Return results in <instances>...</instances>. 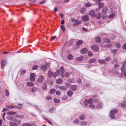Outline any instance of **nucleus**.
<instances>
[{"mask_svg": "<svg viewBox=\"0 0 126 126\" xmlns=\"http://www.w3.org/2000/svg\"><path fill=\"white\" fill-rule=\"evenodd\" d=\"M30 80L31 81H33L35 80V76L33 73H31L30 75Z\"/></svg>", "mask_w": 126, "mask_h": 126, "instance_id": "f257e3e1", "label": "nucleus"}, {"mask_svg": "<svg viewBox=\"0 0 126 126\" xmlns=\"http://www.w3.org/2000/svg\"><path fill=\"white\" fill-rule=\"evenodd\" d=\"M6 61L5 60H2L1 61L0 63L1 64V68L3 69L6 63Z\"/></svg>", "mask_w": 126, "mask_h": 126, "instance_id": "f03ea898", "label": "nucleus"}, {"mask_svg": "<svg viewBox=\"0 0 126 126\" xmlns=\"http://www.w3.org/2000/svg\"><path fill=\"white\" fill-rule=\"evenodd\" d=\"M60 69L61 72V76L62 78H64V74L65 71L63 67L62 66H61L60 68Z\"/></svg>", "mask_w": 126, "mask_h": 126, "instance_id": "7ed1b4c3", "label": "nucleus"}, {"mask_svg": "<svg viewBox=\"0 0 126 126\" xmlns=\"http://www.w3.org/2000/svg\"><path fill=\"white\" fill-rule=\"evenodd\" d=\"M92 49L95 51L97 52L99 49L98 47L95 45H93L91 47Z\"/></svg>", "mask_w": 126, "mask_h": 126, "instance_id": "20e7f679", "label": "nucleus"}, {"mask_svg": "<svg viewBox=\"0 0 126 126\" xmlns=\"http://www.w3.org/2000/svg\"><path fill=\"white\" fill-rule=\"evenodd\" d=\"M44 79V77L42 76H40L37 79V81L39 82H42Z\"/></svg>", "mask_w": 126, "mask_h": 126, "instance_id": "39448f33", "label": "nucleus"}, {"mask_svg": "<svg viewBox=\"0 0 126 126\" xmlns=\"http://www.w3.org/2000/svg\"><path fill=\"white\" fill-rule=\"evenodd\" d=\"M89 14L91 16H93L94 18L96 17V15H95V12L93 10H92L90 11L89 12Z\"/></svg>", "mask_w": 126, "mask_h": 126, "instance_id": "423d86ee", "label": "nucleus"}, {"mask_svg": "<svg viewBox=\"0 0 126 126\" xmlns=\"http://www.w3.org/2000/svg\"><path fill=\"white\" fill-rule=\"evenodd\" d=\"M88 51L87 49L86 48H84L82 49L80 51L81 54H84L86 53Z\"/></svg>", "mask_w": 126, "mask_h": 126, "instance_id": "0eeeda50", "label": "nucleus"}, {"mask_svg": "<svg viewBox=\"0 0 126 126\" xmlns=\"http://www.w3.org/2000/svg\"><path fill=\"white\" fill-rule=\"evenodd\" d=\"M89 18L87 16H83L82 17V20L84 21H87L88 20Z\"/></svg>", "mask_w": 126, "mask_h": 126, "instance_id": "6e6552de", "label": "nucleus"}, {"mask_svg": "<svg viewBox=\"0 0 126 126\" xmlns=\"http://www.w3.org/2000/svg\"><path fill=\"white\" fill-rule=\"evenodd\" d=\"M70 89L73 91H75L77 89V86L76 85H71L70 87Z\"/></svg>", "mask_w": 126, "mask_h": 126, "instance_id": "1a4fd4ad", "label": "nucleus"}, {"mask_svg": "<svg viewBox=\"0 0 126 126\" xmlns=\"http://www.w3.org/2000/svg\"><path fill=\"white\" fill-rule=\"evenodd\" d=\"M108 9L106 8H103L102 10V12L104 14H107V12L108 11Z\"/></svg>", "mask_w": 126, "mask_h": 126, "instance_id": "9d476101", "label": "nucleus"}, {"mask_svg": "<svg viewBox=\"0 0 126 126\" xmlns=\"http://www.w3.org/2000/svg\"><path fill=\"white\" fill-rule=\"evenodd\" d=\"M95 41L97 43H99L101 41V39L100 37H98L95 38Z\"/></svg>", "mask_w": 126, "mask_h": 126, "instance_id": "9b49d317", "label": "nucleus"}, {"mask_svg": "<svg viewBox=\"0 0 126 126\" xmlns=\"http://www.w3.org/2000/svg\"><path fill=\"white\" fill-rule=\"evenodd\" d=\"M73 94V92L70 90H69L67 92V94L70 97Z\"/></svg>", "mask_w": 126, "mask_h": 126, "instance_id": "f8f14e48", "label": "nucleus"}, {"mask_svg": "<svg viewBox=\"0 0 126 126\" xmlns=\"http://www.w3.org/2000/svg\"><path fill=\"white\" fill-rule=\"evenodd\" d=\"M9 124L11 126H17V124L13 122H10Z\"/></svg>", "mask_w": 126, "mask_h": 126, "instance_id": "ddd939ff", "label": "nucleus"}, {"mask_svg": "<svg viewBox=\"0 0 126 126\" xmlns=\"http://www.w3.org/2000/svg\"><path fill=\"white\" fill-rule=\"evenodd\" d=\"M27 85L28 86L32 87L34 86L33 83L32 82H28L27 83Z\"/></svg>", "mask_w": 126, "mask_h": 126, "instance_id": "4468645a", "label": "nucleus"}, {"mask_svg": "<svg viewBox=\"0 0 126 126\" xmlns=\"http://www.w3.org/2000/svg\"><path fill=\"white\" fill-rule=\"evenodd\" d=\"M41 69L43 71H46L47 70L46 67L45 65H42L41 67Z\"/></svg>", "mask_w": 126, "mask_h": 126, "instance_id": "2eb2a0df", "label": "nucleus"}, {"mask_svg": "<svg viewBox=\"0 0 126 126\" xmlns=\"http://www.w3.org/2000/svg\"><path fill=\"white\" fill-rule=\"evenodd\" d=\"M42 88L43 90H46L47 89V88L46 84L45 83H43L42 85Z\"/></svg>", "mask_w": 126, "mask_h": 126, "instance_id": "dca6fc26", "label": "nucleus"}, {"mask_svg": "<svg viewBox=\"0 0 126 126\" xmlns=\"http://www.w3.org/2000/svg\"><path fill=\"white\" fill-rule=\"evenodd\" d=\"M59 89H61L62 90H66L67 88L65 86H60L59 87Z\"/></svg>", "mask_w": 126, "mask_h": 126, "instance_id": "f3484780", "label": "nucleus"}, {"mask_svg": "<svg viewBox=\"0 0 126 126\" xmlns=\"http://www.w3.org/2000/svg\"><path fill=\"white\" fill-rule=\"evenodd\" d=\"M83 56H81L78 57L76 59V60L79 61H81L83 59Z\"/></svg>", "mask_w": 126, "mask_h": 126, "instance_id": "a211bd4d", "label": "nucleus"}, {"mask_svg": "<svg viewBox=\"0 0 126 126\" xmlns=\"http://www.w3.org/2000/svg\"><path fill=\"white\" fill-rule=\"evenodd\" d=\"M112 111H110V117L111 118L114 119V114L112 113Z\"/></svg>", "mask_w": 126, "mask_h": 126, "instance_id": "6ab92c4d", "label": "nucleus"}, {"mask_svg": "<svg viewBox=\"0 0 126 126\" xmlns=\"http://www.w3.org/2000/svg\"><path fill=\"white\" fill-rule=\"evenodd\" d=\"M83 42V41L82 40H78L77 41L76 45H79L82 44Z\"/></svg>", "mask_w": 126, "mask_h": 126, "instance_id": "aec40b11", "label": "nucleus"}, {"mask_svg": "<svg viewBox=\"0 0 126 126\" xmlns=\"http://www.w3.org/2000/svg\"><path fill=\"white\" fill-rule=\"evenodd\" d=\"M38 90L37 88L35 87H32L31 89V92H34L37 91Z\"/></svg>", "mask_w": 126, "mask_h": 126, "instance_id": "412c9836", "label": "nucleus"}, {"mask_svg": "<svg viewBox=\"0 0 126 126\" xmlns=\"http://www.w3.org/2000/svg\"><path fill=\"white\" fill-rule=\"evenodd\" d=\"M101 14L100 13H98L97 14L96 16V18L97 19H99L101 17Z\"/></svg>", "mask_w": 126, "mask_h": 126, "instance_id": "4be33fe9", "label": "nucleus"}, {"mask_svg": "<svg viewBox=\"0 0 126 126\" xmlns=\"http://www.w3.org/2000/svg\"><path fill=\"white\" fill-rule=\"evenodd\" d=\"M87 101L88 102V103L89 104H91L93 102V100L92 98L88 100H87Z\"/></svg>", "mask_w": 126, "mask_h": 126, "instance_id": "5701e85b", "label": "nucleus"}, {"mask_svg": "<svg viewBox=\"0 0 126 126\" xmlns=\"http://www.w3.org/2000/svg\"><path fill=\"white\" fill-rule=\"evenodd\" d=\"M47 75L49 78H51L52 76V73L51 71H49Z\"/></svg>", "mask_w": 126, "mask_h": 126, "instance_id": "b1692460", "label": "nucleus"}, {"mask_svg": "<svg viewBox=\"0 0 126 126\" xmlns=\"http://www.w3.org/2000/svg\"><path fill=\"white\" fill-rule=\"evenodd\" d=\"M62 82V79H57L56 81L57 83L58 84L61 83Z\"/></svg>", "mask_w": 126, "mask_h": 126, "instance_id": "393cba45", "label": "nucleus"}, {"mask_svg": "<svg viewBox=\"0 0 126 126\" xmlns=\"http://www.w3.org/2000/svg\"><path fill=\"white\" fill-rule=\"evenodd\" d=\"M96 59H91L89 60V63H94L96 61Z\"/></svg>", "mask_w": 126, "mask_h": 126, "instance_id": "a878e982", "label": "nucleus"}, {"mask_svg": "<svg viewBox=\"0 0 126 126\" xmlns=\"http://www.w3.org/2000/svg\"><path fill=\"white\" fill-rule=\"evenodd\" d=\"M56 91V90L54 89H51L49 93L50 94H51L54 93Z\"/></svg>", "mask_w": 126, "mask_h": 126, "instance_id": "bb28decb", "label": "nucleus"}, {"mask_svg": "<svg viewBox=\"0 0 126 126\" xmlns=\"http://www.w3.org/2000/svg\"><path fill=\"white\" fill-rule=\"evenodd\" d=\"M115 14L114 13H112L110 15H109L108 17L109 18H111L115 16Z\"/></svg>", "mask_w": 126, "mask_h": 126, "instance_id": "cd10ccee", "label": "nucleus"}, {"mask_svg": "<svg viewBox=\"0 0 126 126\" xmlns=\"http://www.w3.org/2000/svg\"><path fill=\"white\" fill-rule=\"evenodd\" d=\"M98 62L100 63H105L106 61L102 60H99L98 61Z\"/></svg>", "mask_w": 126, "mask_h": 126, "instance_id": "c85d7f7f", "label": "nucleus"}, {"mask_svg": "<svg viewBox=\"0 0 126 126\" xmlns=\"http://www.w3.org/2000/svg\"><path fill=\"white\" fill-rule=\"evenodd\" d=\"M73 58L72 55L71 54H69L68 55V58L69 60H71L73 59Z\"/></svg>", "mask_w": 126, "mask_h": 126, "instance_id": "c756f323", "label": "nucleus"}, {"mask_svg": "<svg viewBox=\"0 0 126 126\" xmlns=\"http://www.w3.org/2000/svg\"><path fill=\"white\" fill-rule=\"evenodd\" d=\"M7 114L9 115H14L17 114V113L14 112H10L7 113Z\"/></svg>", "mask_w": 126, "mask_h": 126, "instance_id": "7c9ffc66", "label": "nucleus"}, {"mask_svg": "<svg viewBox=\"0 0 126 126\" xmlns=\"http://www.w3.org/2000/svg\"><path fill=\"white\" fill-rule=\"evenodd\" d=\"M60 28L62 30H63V33H64L65 31V29L64 26L63 25H62L60 27Z\"/></svg>", "mask_w": 126, "mask_h": 126, "instance_id": "2f4dec72", "label": "nucleus"}, {"mask_svg": "<svg viewBox=\"0 0 126 126\" xmlns=\"http://www.w3.org/2000/svg\"><path fill=\"white\" fill-rule=\"evenodd\" d=\"M45 120H46L47 122L50 125H52V123L48 119L46 118H45Z\"/></svg>", "mask_w": 126, "mask_h": 126, "instance_id": "473e14b6", "label": "nucleus"}, {"mask_svg": "<svg viewBox=\"0 0 126 126\" xmlns=\"http://www.w3.org/2000/svg\"><path fill=\"white\" fill-rule=\"evenodd\" d=\"M5 92L6 95L8 96L9 95V93L8 90L7 89H5Z\"/></svg>", "mask_w": 126, "mask_h": 126, "instance_id": "72a5a7b5", "label": "nucleus"}, {"mask_svg": "<svg viewBox=\"0 0 126 126\" xmlns=\"http://www.w3.org/2000/svg\"><path fill=\"white\" fill-rule=\"evenodd\" d=\"M125 67V64H122L121 70L122 71H123L124 70Z\"/></svg>", "mask_w": 126, "mask_h": 126, "instance_id": "f704fd0d", "label": "nucleus"}, {"mask_svg": "<svg viewBox=\"0 0 126 126\" xmlns=\"http://www.w3.org/2000/svg\"><path fill=\"white\" fill-rule=\"evenodd\" d=\"M113 111L112 113L114 114L118 112V110H112L111 111Z\"/></svg>", "mask_w": 126, "mask_h": 126, "instance_id": "c9c22d12", "label": "nucleus"}, {"mask_svg": "<svg viewBox=\"0 0 126 126\" xmlns=\"http://www.w3.org/2000/svg\"><path fill=\"white\" fill-rule=\"evenodd\" d=\"M85 6L87 7L91 6L92 5V4L89 3H87L85 4Z\"/></svg>", "mask_w": 126, "mask_h": 126, "instance_id": "e433bc0d", "label": "nucleus"}, {"mask_svg": "<svg viewBox=\"0 0 126 126\" xmlns=\"http://www.w3.org/2000/svg\"><path fill=\"white\" fill-rule=\"evenodd\" d=\"M104 41L106 42L107 43H110V41L109 39H104Z\"/></svg>", "mask_w": 126, "mask_h": 126, "instance_id": "4c0bfd02", "label": "nucleus"}, {"mask_svg": "<svg viewBox=\"0 0 126 126\" xmlns=\"http://www.w3.org/2000/svg\"><path fill=\"white\" fill-rule=\"evenodd\" d=\"M121 106L124 107L126 106V102H124L123 103L121 104Z\"/></svg>", "mask_w": 126, "mask_h": 126, "instance_id": "58836bf2", "label": "nucleus"}, {"mask_svg": "<svg viewBox=\"0 0 126 126\" xmlns=\"http://www.w3.org/2000/svg\"><path fill=\"white\" fill-rule=\"evenodd\" d=\"M85 118V116L83 115H81L79 117V119L81 120H83Z\"/></svg>", "mask_w": 126, "mask_h": 126, "instance_id": "ea45409f", "label": "nucleus"}, {"mask_svg": "<svg viewBox=\"0 0 126 126\" xmlns=\"http://www.w3.org/2000/svg\"><path fill=\"white\" fill-rule=\"evenodd\" d=\"M38 66L37 65H34L32 68V69L33 70H36L38 68Z\"/></svg>", "mask_w": 126, "mask_h": 126, "instance_id": "a19ab883", "label": "nucleus"}, {"mask_svg": "<svg viewBox=\"0 0 126 126\" xmlns=\"http://www.w3.org/2000/svg\"><path fill=\"white\" fill-rule=\"evenodd\" d=\"M75 22H76V24L77 25L80 24L81 23V22L80 21H78L77 20H76V21Z\"/></svg>", "mask_w": 126, "mask_h": 126, "instance_id": "79ce46f5", "label": "nucleus"}, {"mask_svg": "<svg viewBox=\"0 0 126 126\" xmlns=\"http://www.w3.org/2000/svg\"><path fill=\"white\" fill-rule=\"evenodd\" d=\"M54 102L56 103H58L60 102V101L59 99L55 98L54 99Z\"/></svg>", "mask_w": 126, "mask_h": 126, "instance_id": "37998d69", "label": "nucleus"}, {"mask_svg": "<svg viewBox=\"0 0 126 126\" xmlns=\"http://www.w3.org/2000/svg\"><path fill=\"white\" fill-rule=\"evenodd\" d=\"M89 107L91 109H94L95 108V106L93 104H91L89 105Z\"/></svg>", "mask_w": 126, "mask_h": 126, "instance_id": "c03bdc74", "label": "nucleus"}, {"mask_svg": "<svg viewBox=\"0 0 126 126\" xmlns=\"http://www.w3.org/2000/svg\"><path fill=\"white\" fill-rule=\"evenodd\" d=\"M56 93V94L58 95H60L61 94V92L59 91H57Z\"/></svg>", "mask_w": 126, "mask_h": 126, "instance_id": "a18cd8bd", "label": "nucleus"}, {"mask_svg": "<svg viewBox=\"0 0 126 126\" xmlns=\"http://www.w3.org/2000/svg\"><path fill=\"white\" fill-rule=\"evenodd\" d=\"M60 73V71L59 69L56 71L55 72V74H56L57 76L59 75Z\"/></svg>", "mask_w": 126, "mask_h": 126, "instance_id": "49530a36", "label": "nucleus"}, {"mask_svg": "<svg viewBox=\"0 0 126 126\" xmlns=\"http://www.w3.org/2000/svg\"><path fill=\"white\" fill-rule=\"evenodd\" d=\"M60 73V71L59 69L56 71L55 72V74H56L57 76L59 75Z\"/></svg>", "mask_w": 126, "mask_h": 126, "instance_id": "de8ad7c7", "label": "nucleus"}, {"mask_svg": "<svg viewBox=\"0 0 126 126\" xmlns=\"http://www.w3.org/2000/svg\"><path fill=\"white\" fill-rule=\"evenodd\" d=\"M70 75L69 73L66 72L65 74V76L66 77L68 78L69 77Z\"/></svg>", "mask_w": 126, "mask_h": 126, "instance_id": "09e8293b", "label": "nucleus"}, {"mask_svg": "<svg viewBox=\"0 0 126 126\" xmlns=\"http://www.w3.org/2000/svg\"><path fill=\"white\" fill-rule=\"evenodd\" d=\"M116 45L117 48H119L121 47L120 44L119 43H116Z\"/></svg>", "mask_w": 126, "mask_h": 126, "instance_id": "8fccbe9b", "label": "nucleus"}, {"mask_svg": "<svg viewBox=\"0 0 126 126\" xmlns=\"http://www.w3.org/2000/svg\"><path fill=\"white\" fill-rule=\"evenodd\" d=\"M88 55L89 56H91L93 55L91 51H88Z\"/></svg>", "mask_w": 126, "mask_h": 126, "instance_id": "3c124183", "label": "nucleus"}, {"mask_svg": "<svg viewBox=\"0 0 126 126\" xmlns=\"http://www.w3.org/2000/svg\"><path fill=\"white\" fill-rule=\"evenodd\" d=\"M85 11V9H81L80 11V13L82 14H83L84 13V12Z\"/></svg>", "mask_w": 126, "mask_h": 126, "instance_id": "603ef678", "label": "nucleus"}, {"mask_svg": "<svg viewBox=\"0 0 126 126\" xmlns=\"http://www.w3.org/2000/svg\"><path fill=\"white\" fill-rule=\"evenodd\" d=\"M55 110V109L54 108H52L49 109V111L50 112H52L53 111Z\"/></svg>", "mask_w": 126, "mask_h": 126, "instance_id": "864d4df0", "label": "nucleus"}, {"mask_svg": "<svg viewBox=\"0 0 126 126\" xmlns=\"http://www.w3.org/2000/svg\"><path fill=\"white\" fill-rule=\"evenodd\" d=\"M24 116L23 115L20 116L18 115H17L15 116V117H18L20 118H23V117Z\"/></svg>", "mask_w": 126, "mask_h": 126, "instance_id": "5fc2aeb1", "label": "nucleus"}, {"mask_svg": "<svg viewBox=\"0 0 126 126\" xmlns=\"http://www.w3.org/2000/svg\"><path fill=\"white\" fill-rule=\"evenodd\" d=\"M29 125V123H23L22 125V126H28Z\"/></svg>", "mask_w": 126, "mask_h": 126, "instance_id": "6e6d98bb", "label": "nucleus"}, {"mask_svg": "<svg viewBox=\"0 0 126 126\" xmlns=\"http://www.w3.org/2000/svg\"><path fill=\"white\" fill-rule=\"evenodd\" d=\"M87 100L86 99L84 102V105L85 106H86L88 105V102L87 101Z\"/></svg>", "mask_w": 126, "mask_h": 126, "instance_id": "4d7b16f0", "label": "nucleus"}, {"mask_svg": "<svg viewBox=\"0 0 126 126\" xmlns=\"http://www.w3.org/2000/svg\"><path fill=\"white\" fill-rule=\"evenodd\" d=\"M74 123L75 124H77L79 122V121L77 120L76 119L75 120L73 121Z\"/></svg>", "mask_w": 126, "mask_h": 126, "instance_id": "13d9d810", "label": "nucleus"}, {"mask_svg": "<svg viewBox=\"0 0 126 126\" xmlns=\"http://www.w3.org/2000/svg\"><path fill=\"white\" fill-rule=\"evenodd\" d=\"M104 5V4L101 2H100L98 4V5L100 6H102Z\"/></svg>", "mask_w": 126, "mask_h": 126, "instance_id": "bf43d9fd", "label": "nucleus"}, {"mask_svg": "<svg viewBox=\"0 0 126 126\" xmlns=\"http://www.w3.org/2000/svg\"><path fill=\"white\" fill-rule=\"evenodd\" d=\"M26 72V71L25 70H22L21 72V74H24Z\"/></svg>", "mask_w": 126, "mask_h": 126, "instance_id": "052dcab7", "label": "nucleus"}, {"mask_svg": "<svg viewBox=\"0 0 126 126\" xmlns=\"http://www.w3.org/2000/svg\"><path fill=\"white\" fill-rule=\"evenodd\" d=\"M56 38V37L55 36H54L53 37H51V40H53Z\"/></svg>", "mask_w": 126, "mask_h": 126, "instance_id": "680f3d73", "label": "nucleus"}, {"mask_svg": "<svg viewBox=\"0 0 126 126\" xmlns=\"http://www.w3.org/2000/svg\"><path fill=\"white\" fill-rule=\"evenodd\" d=\"M81 124L83 125H86V123L84 122H81Z\"/></svg>", "mask_w": 126, "mask_h": 126, "instance_id": "e2e57ef3", "label": "nucleus"}, {"mask_svg": "<svg viewBox=\"0 0 126 126\" xmlns=\"http://www.w3.org/2000/svg\"><path fill=\"white\" fill-rule=\"evenodd\" d=\"M11 52H8V51H6V52H2V54H7L8 53H10Z\"/></svg>", "mask_w": 126, "mask_h": 126, "instance_id": "0e129e2a", "label": "nucleus"}, {"mask_svg": "<svg viewBox=\"0 0 126 126\" xmlns=\"http://www.w3.org/2000/svg\"><path fill=\"white\" fill-rule=\"evenodd\" d=\"M123 48L124 49H126V43H125L123 45Z\"/></svg>", "mask_w": 126, "mask_h": 126, "instance_id": "69168bd1", "label": "nucleus"}, {"mask_svg": "<svg viewBox=\"0 0 126 126\" xmlns=\"http://www.w3.org/2000/svg\"><path fill=\"white\" fill-rule=\"evenodd\" d=\"M117 51V50L116 49L113 50L112 51L113 52L114 54H115L116 53Z\"/></svg>", "mask_w": 126, "mask_h": 126, "instance_id": "338daca9", "label": "nucleus"}, {"mask_svg": "<svg viewBox=\"0 0 126 126\" xmlns=\"http://www.w3.org/2000/svg\"><path fill=\"white\" fill-rule=\"evenodd\" d=\"M61 24H64V20H62L61 21Z\"/></svg>", "mask_w": 126, "mask_h": 126, "instance_id": "774afa93", "label": "nucleus"}]
</instances>
